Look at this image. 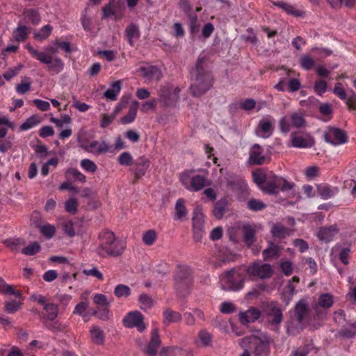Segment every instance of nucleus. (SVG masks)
<instances>
[{
	"mask_svg": "<svg viewBox=\"0 0 356 356\" xmlns=\"http://www.w3.org/2000/svg\"><path fill=\"white\" fill-rule=\"evenodd\" d=\"M139 303L142 309H147L153 305V300L149 296L141 294L139 297Z\"/></svg>",
	"mask_w": 356,
	"mask_h": 356,
	"instance_id": "60",
	"label": "nucleus"
},
{
	"mask_svg": "<svg viewBox=\"0 0 356 356\" xmlns=\"http://www.w3.org/2000/svg\"><path fill=\"white\" fill-rule=\"evenodd\" d=\"M198 339L204 346H209L211 344L212 339L209 332L206 330H201L198 333Z\"/></svg>",
	"mask_w": 356,
	"mask_h": 356,
	"instance_id": "54",
	"label": "nucleus"
},
{
	"mask_svg": "<svg viewBox=\"0 0 356 356\" xmlns=\"http://www.w3.org/2000/svg\"><path fill=\"white\" fill-rule=\"evenodd\" d=\"M24 15L26 18L31 20L34 24H38L40 22V16L39 13L35 10H26L24 12Z\"/></svg>",
	"mask_w": 356,
	"mask_h": 356,
	"instance_id": "53",
	"label": "nucleus"
},
{
	"mask_svg": "<svg viewBox=\"0 0 356 356\" xmlns=\"http://www.w3.org/2000/svg\"><path fill=\"white\" fill-rule=\"evenodd\" d=\"M186 214L187 211L185 207V201L184 199L179 198L176 202L174 219L175 220H183L186 216Z\"/></svg>",
	"mask_w": 356,
	"mask_h": 356,
	"instance_id": "33",
	"label": "nucleus"
},
{
	"mask_svg": "<svg viewBox=\"0 0 356 356\" xmlns=\"http://www.w3.org/2000/svg\"><path fill=\"white\" fill-rule=\"evenodd\" d=\"M121 88L122 81L120 80L115 81L111 84L110 88L104 93V97L108 100L115 101L117 99Z\"/></svg>",
	"mask_w": 356,
	"mask_h": 356,
	"instance_id": "25",
	"label": "nucleus"
},
{
	"mask_svg": "<svg viewBox=\"0 0 356 356\" xmlns=\"http://www.w3.org/2000/svg\"><path fill=\"white\" fill-rule=\"evenodd\" d=\"M140 75L147 81H158L161 78V72L155 66L145 65L139 68Z\"/></svg>",
	"mask_w": 356,
	"mask_h": 356,
	"instance_id": "19",
	"label": "nucleus"
},
{
	"mask_svg": "<svg viewBox=\"0 0 356 356\" xmlns=\"http://www.w3.org/2000/svg\"><path fill=\"white\" fill-rule=\"evenodd\" d=\"M114 294L118 298L128 297L131 294L130 288L125 284H118L114 289Z\"/></svg>",
	"mask_w": 356,
	"mask_h": 356,
	"instance_id": "47",
	"label": "nucleus"
},
{
	"mask_svg": "<svg viewBox=\"0 0 356 356\" xmlns=\"http://www.w3.org/2000/svg\"><path fill=\"white\" fill-rule=\"evenodd\" d=\"M291 123L287 122L286 118L284 117L280 120V127L282 132L288 133L292 127L300 128L305 124L302 114L293 113L291 115Z\"/></svg>",
	"mask_w": 356,
	"mask_h": 356,
	"instance_id": "13",
	"label": "nucleus"
},
{
	"mask_svg": "<svg viewBox=\"0 0 356 356\" xmlns=\"http://www.w3.org/2000/svg\"><path fill=\"white\" fill-rule=\"evenodd\" d=\"M5 310L9 314H14L20 309L21 302L16 300L6 301L4 303Z\"/></svg>",
	"mask_w": 356,
	"mask_h": 356,
	"instance_id": "50",
	"label": "nucleus"
},
{
	"mask_svg": "<svg viewBox=\"0 0 356 356\" xmlns=\"http://www.w3.org/2000/svg\"><path fill=\"white\" fill-rule=\"evenodd\" d=\"M280 268L286 276H289L292 274L293 270V266L291 261L289 260H282L280 262Z\"/></svg>",
	"mask_w": 356,
	"mask_h": 356,
	"instance_id": "52",
	"label": "nucleus"
},
{
	"mask_svg": "<svg viewBox=\"0 0 356 356\" xmlns=\"http://www.w3.org/2000/svg\"><path fill=\"white\" fill-rule=\"evenodd\" d=\"M115 115L102 114L100 116V127L105 128L112 123L115 119Z\"/></svg>",
	"mask_w": 356,
	"mask_h": 356,
	"instance_id": "64",
	"label": "nucleus"
},
{
	"mask_svg": "<svg viewBox=\"0 0 356 356\" xmlns=\"http://www.w3.org/2000/svg\"><path fill=\"white\" fill-rule=\"evenodd\" d=\"M270 339L265 333L257 331L241 340L242 348H249L254 356H268L270 352Z\"/></svg>",
	"mask_w": 356,
	"mask_h": 356,
	"instance_id": "5",
	"label": "nucleus"
},
{
	"mask_svg": "<svg viewBox=\"0 0 356 356\" xmlns=\"http://www.w3.org/2000/svg\"><path fill=\"white\" fill-rule=\"evenodd\" d=\"M43 309L45 311L46 317L48 320L53 321L57 317L58 313L57 305L48 302L43 307Z\"/></svg>",
	"mask_w": 356,
	"mask_h": 356,
	"instance_id": "39",
	"label": "nucleus"
},
{
	"mask_svg": "<svg viewBox=\"0 0 356 356\" xmlns=\"http://www.w3.org/2000/svg\"><path fill=\"white\" fill-rule=\"evenodd\" d=\"M274 4L276 6L282 8L289 15H291L296 17H302L305 14L302 10L297 9L295 6L284 2H277L275 3Z\"/></svg>",
	"mask_w": 356,
	"mask_h": 356,
	"instance_id": "32",
	"label": "nucleus"
},
{
	"mask_svg": "<svg viewBox=\"0 0 356 356\" xmlns=\"http://www.w3.org/2000/svg\"><path fill=\"white\" fill-rule=\"evenodd\" d=\"M123 323L125 327L129 328L136 327L140 332L146 328V325L143 322V316L137 311L128 313L124 316Z\"/></svg>",
	"mask_w": 356,
	"mask_h": 356,
	"instance_id": "14",
	"label": "nucleus"
},
{
	"mask_svg": "<svg viewBox=\"0 0 356 356\" xmlns=\"http://www.w3.org/2000/svg\"><path fill=\"white\" fill-rule=\"evenodd\" d=\"M139 106V102L137 101H134L131 102L128 113L121 118V122L124 124H127L131 123L136 118L138 108Z\"/></svg>",
	"mask_w": 356,
	"mask_h": 356,
	"instance_id": "30",
	"label": "nucleus"
},
{
	"mask_svg": "<svg viewBox=\"0 0 356 356\" xmlns=\"http://www.w3.org/2000/svg\"><path fill=\"white\" fill-rule=\"evenodd\" d=\"M125 35L129 44L134 46L140 36L138 26L135 24L128 25L125 29Z\"/></svg>",
	"mask_w": 356,
	"mask_h": 356,
	"instance_id": "23",
	"label": "nucleus"
},
{
	"mask_svg": "<svg viewBox=\"0 0 356 356\" xmlns=\"http://www.w3.org/2000/svg\"><path fill=\"white\" fill-rule=\"evenodd\" d=\"M78 202L75 198L71 197L65 202V209L71 214H75L77 211Z\"/></svg>",
	"mask_w": 356,
	"mask_h": 356,
	"instance_id": "58",
	"label": "nucleus"
},
{
	"mask_svg": "<svg viewBox=\"0 0 356 356\" xmlns=\"http://www.w3.org/2000/svg\"><path fill=\"white\" fill-rule=\"evenodd\" d=\"M260 316V312L255 308H250L245 312L239 314L240 321L243 324L254 322L257 320Z\"/></svg>",
	"mask_w": 356,
	"mask_h": 356,
	"instance_id": "26",
	"label": "nucleus"
},
{
	"mask_svg": "<svg viewBox=\"0 0 356 356\" xmlns=\"http://www.w3.org/2000/svg\"><path fill=\"white\" fill-rule=\"evenodd\" d=\"M150 165L149 160L145 156H140L136 162V168L135 170V175L136 177H143Z\"/></svg>",
	"mask_w": 356,
	"mask_h": 356,
	"instance_id": "27",
	"label": "nucleus"
},
{
	"mask_svg": "<svg viewBox=\"0 0 356 356\" xmlns=\"http://www.w3.org/2000/svg\"><path fill=\"white\" fill-rule=\"evenodd\" d=\"M157 238V233L154 229H149L143 234V242L147 245H152Z\"/></svg>",
	"mask_w": 356,
	"mask_h": 356,
	"instance_id": "46",
	"label": "nucleus"
},
{
	"mask_svg": "<svg viewBox=\"0 0 356 356\" xmlns=\"http://www.w3.org/2000/svg\"><path fill=\"white\" fill-rule=\"evenodd\" d=\"M248 207L252 211H260L266 207V204L259 200L252 199L248 201Z\"/></svg>",
	"mask_w": 356,
	"mask_h": 356,
	"instance_id": "61",
	"label": "nucleus"
},
{
	"mask_svg": "<svg viewBox=\"0 0 356 356\" xmlns=\"http://www.w3.org/2000/svg\"><path fill=\"white\" fill-rule=\"evenodd\" d=\"M179 92L180 88L179 86L166 83L160 88L159 95L160 100L166 105H172L179 100Z\"/></svg>",
	"mask_w": 356,
	"mask_h": 356,
	"instance_id": "8",
	"label": "nucleus"
},
{
	"mask_svg": "<svg viewBox=\"0 0 356 356\" xmlns=\"http://www.w3.org/2000/svg\"><path fill=\"white\" fill-rule=\"evenodd\" d=\"M204 214L202 208L197 207L195 209L193 218V232L194 239L200 241L204 234Z\"/></svg>",
	"mask_w": 356,
	"mask_h": 356,
	"instance_id": "9",
	"label": "nucleus"
},
{
	"mask_svg": "<svg viewBox=\"0 0 356 356\" xmlns=\"http://www.w3.org/2000/svg\"><path fill=\"white\" fill-rule=\"evenodd\" d=\"M163 316L165 321L168 323H177L181 319L179 313L170 309H166L163 313Z\"/></svg>",
	"mask_w": 356,
	"mask_h": 356,
	"instance_id": "49",
	"label": "nucleus"
},
{
	"mask_svg": "<svg viewBox=\"0 0 356 356\" xmlns=\"http://www.w3.org/2000/svg\"><path fill=\"white\" fill-rule=\"evenodd\" d=\"M41 122L40 118L36 115H31L24 122L20 125L21 131L29 130L37 125Z\"/></svg>",
	"mask_w": 356,
	"mask_h": 356,
	"instance_id": "40",
	"label": "nucleus"
},
{
	"mask_svg": "<svg viewBox=\"0 0 356 356\" xmlns=\"http://www.w3.org/2000/svg\"><path fill=\"white\" fill-rule=\"evenodd\" d=\"M291 145L296 148H310L314 145V138L309 135H297L293 133L291 135Z\"/></svg>",
	"mask_w": 356,
	"mask_h": 356,
	"instance_id": "17",
	"label": "nucleus"
},
{
	"mask_svg": "<svg viewBox=\"0 0 356 356\" xmlns=\"http://www.w3.org/2000/svg\"><path fill=\"white\" fill-rule=\"evenodd\" d=\"M118 161L122 165L129 166L132 164L133 157L128 152H124L118 157Z\"/></svg>",
	"mask_w": 356,
	"mask_h": 356,
	"instance_id": "57",
	"label": "nucleus"
},
{
	"mask_svg": "<svg viewBox=\"0 0 356 356\" xmlns=\"http://www.w3.org/2000/svg\"><path fill=\"white\" fill-rule=\"evenodd\" d=\"M179 180L184 187L190 191H199L206 185V178L200 175H195L194 170H186L179 175Z\"/></svg>",
	"mask_w": 356,
	"mask_h": 356,
	"instance_id": "6",
	"label": "nucleus"
},
{
	"mask_svg": "<svg viewBox=\"0 0 356 356\" xmlns=\"http://www.w3.org/2000/svg\"><path fill=\"white\" fill-rule=\"evenodd\" d=\"M246 272L250 276L266 279L271 277L273 270L271 265L268 264L259 265L258 263H253L248 267Z\"/></svg>",
	"mask_w": 356,
	"mask_h": 356,
	"instance_id": "11",
	"label": "nucleus"
},
{
	"mask_svg": "<svg viewBox=\"0 0 356 356\" xmlns=\"http://www.w3.org/2000/svg\"><path fill=\"white\" fill-rule=\"evenodd\" d=\"M39 229L42 234L47 238H51L56 233V227L49 223L40 226Z\"/></svg>",
	"mask_w": 356,
	"mask_h": 356,
	"instance_id": "48",
	"label": "nucleus"
},
{
	"mask_svg": "<svg viewBox=\"0 0 356 356\" xmlns=\"http://www.w3.org/2000/svg\"><path fill=\"white\" fill-rule=\"evenodd\" d=\"M226 201L225 200H220L218 201L213 210V213L215 217L218 218H222L226 207Z\"/></svg>",
	"mask_w": 356,
	"mask_h": 356,
	"instance_id": "55",
	"label": "nucleus"
},
{
	"mask_svg": "<svg viewBox=\"0 0 356 356\" xmlns=\"http://www.w3.org/2000/svg\"><path fill=\"white\" fill-rule=\"evenodd\" d=\"M281 248L270 243L268 248L263 251V257L265 260L277 258L280 256Z\"/></svg>",
	"mask_w": 356,
	"mask_h": 356,
	"instance_id": "36",
	"label": "nucleus"
},
{
	"mask_svg": "<svg viewBox=\"0 0 356 356\" xmlns=\"http://www.w3.org/2000/svg\"><path fill=\"white\" fill-rule=\"evenodd\" d=\"M325 140L334 145H339L346 143L347 136L343 131L337 128H329L324 135Z\"/></svg>",
	"mask_w": 356,
	"mask_h": 356,
	"instance_id": "16",
	"label": "nucleus"
},
{
	"mask_svg": "<svg viewBox=\"0 0 356 356\" xmlns=\"http://www.w3.org/2000/svg\"><path fill=\"white\" fill-rule=\"evenodd\" d=\"M25 48L31 54V56L40 62L42 64L47 66V70L55 74L61 72L64 69V62L58 57L53 56V54L58 52V48L53 46L44 47V51H39L28 44Z\"/></svg>",
	"mask_w": 356,
	"mask_h": 356,
	"instance_id": "4",
	"label": "nucleus"
},
{
	"mask_svg": "<svg viewBox=\"0 0 356 356\" xmlns=\"http://www.w3.org/2000/svg\"><path fill=\"white\" fill-rule=\"evenodd\" d=\"M266 312L270 316V321L273 324H279L282 320V314L280 307L275 303L268 305Z\"/></svg>",
	"mask_w": 356,
	"mask_h": 356,
	"instance_id": "22",
	"label": "nucleus"
},
{
	"mask_svg": "<svg viewBox=\"0 0 356 356\" xmlns=\"http://www.w3.org/2000/svg\"><path fill=\"white\" fill-rule=\"evenodd\" d=\"M338 232L339 229L337 225H334L329 227H321L318 230L316 236L319 240L327 243L332 241Z\"/></svg>",
	"mask_w": 356,
	"mask_h": 356,
	"instance_id": "20",
	"label": "nucleus"
},
{
	"mask_svg": "<svg viewBox=\"0 0 356 356\" xmlns=\"http://www.w3.org/2000/svg\"><path fill=\"white\" fill-rule=\"evenodd\" d=\"M157 106V100L152 99L149 101L145 102L141 105L140 110L143 113H147L149 111L155 110Z\"/></svg>",
	"mask_w": 356,
	"mask_h": 356,
	"instance_id": "63",
	"label": "nucleus"
},
{
	"mask_svg": "<svg viewBox=\"0 0 356 356\" xmlns=\"http://www.w3.org/2000/svg\"><path fill=\"white\" fill-rule=\"evenodd\" d=\"M161 345V339L159 336L158 330L154 329L152 331L151 340L147 346L145 353L149 356H156L157 350Z\"/></svg>",
	"mask_w": 356,
	"mask_h": 356,
	"instance_id": "21",
	"label": "nucleus"
},
{
	"mask_svg": "<svg viewBox=\"0 0 356 356\" xmlns=\"http://www.w3.org/2000/svg\"><path fill=\"white\" fill-rule=\"evenodd\" d=\"M31 29L25 25L19 24L14 31L15 40L18 42L24 41L30 33Z\"/></svg>",
	"mask_w": 356,
	"mask_h": 356,
	"instance_id": "41",
	"label": "nucleus"
},
{
	"mask_svg": "<svg viewBox=\"0 0 356 356\" xmlns=\"http://www.w3.org/2000/svg\"><path fill=\"white\" fill-rule=\"evenodd\" d=\"M82 148L86 152L95 156L104 154L109 151V145L105 142L92 140L82 145Z\"/></svg>",
	"mask_w": 356,
	"mask_h": 356,
	"instance_id": "18",
	"label": "nucleus"
},
{
	"mask_svg": "<svg viewBox=\"0 0 356 356\" xmlns=\"http://www.w3.org/2000/svg\"><path fill=\"white\" fill-rule=\"evenodd\" d=\"M93 302L97 306L102 307L101 309L95 311L94 314H96L101 320L108 319L109 318L110 301L106 296L102 293H96L93 297Z\"/></svg>",
	"mask_w": 356,
	"mask_h": 356,
	"instance_id": "15",
	"label": "nucleus"
},
{
	"mask_svg": "<svg viewBox=\"0 0 356 356\" xmlns=\"http://www.w3.org/2000/svg\"><path fill=\"white\" fill-rule=\"evenodd\" d=\"M300 65L302 68L305 70L312 69L314 65V59L309 56H302L300 60Z\"/></svg>",
	"mask_w": 356,
	"mask_h": 356,
	"instance_id": "62",
	"label": "nucleus"
},
{
	"mask_svg": "<svg viewBox=\"0 0 356 356\" xmlns=\"http://www.w3.org/2000/svg\"><path fill=\"white\" fill-rule=\"evenodd\" d=\"M275 119L270 115L263 117L258 122L255 129V134L257 136L263 138H269L273 132Z\"/></svg>",
	"mask_w": 356,
	"mask_h": 356,
	"instance_id": "10",
	"label": "nucleus"
},
{
	"mask_svg": "<svg viewBox=\"0 0 356 356\" xmlns=\"http://www.w3.org/2000/svg\"><path fill=\"white\" fill-rule=\"evenodd\" d=\"M29 77H26L24 80L16 86V91L17 93L23 95L27 92L31 88V82Z\"/></svg>",
	"mask_w": 356,
	"mask_h": 356,
	"instance_id": "59",
	"label": "nucleus"
},
{
	"mask_svg": "<svg viewBox=\"0 0 356 356\" xmlns=\"http://www.w3.org/2000/svg\"><path fill=\"white\" fill-rule=\"evenodd\" d=\"M318 195L323 200H327L338 193L337 187H332L326 184L319 185L317 188Z\"/></svg>",
	"mask_w": 356,
	"mask_h": 356,
	"instance_id": "29",
	"label": "nucleus"
},
{
	"mask_svg": "<svg viewBox=\"0 0 356 356\" xmlns=\"http://www.w3.org/2000/svg\"><path fill=\"white\" fill-rule=\"evenodd\" d=\"M264 159L262 148L259 145H254L250 153V162L252 164L260 165L264 163Z\"/></svg>",
	"mask_w": 356,
	"mask_h": 356,
	"instance_id": "24",
	"label": "nucleus"
},
{
	"mask_svg": "<svg viewBox=\"0 0 356 356\" xmlns=\"http://www.w3.org/2000/svg\"><path fill=\"white\" fill-rule=\"evenodd\" d=\"M97 254L102 257H118L121 255L125 248L122 241L118 238L115 234L109 230H103L99 234Z\"/></svg>",
	"mask_w": 356,
	"mask_h": 356,
	"instance_id": "2",
	"label": "nucleus"
},
{
	"mask_svg": "<svg viewBox=\"0 0 356 356\" xmlns=\"http://www.w3.org/2000/svg\"><path fill=\"white\" fill-rule=\"evenodd\" d=\"M0 293L20 297V293L15 291L13 286L7 284L1 277H0Z\"/></svg>",
	"mask_w": 356,
	"mask_h": 356,
	"instance_id": "44",
	"label": "nucleus"
},
{
	"mask_svg": "<svg viewBox=\"0 0 356 356\" xmlns=\"http://www.w3.org/2000/svg\"><path fill=\"white\" fill-rule=\"evenodd\" d=\"M52 30L53 28L51 25H44L41 29L33 33V38L38 41L44 40L51 35Z\"/></svg>",
	"mask_w": 356,
	"mask_h": 356,
	"instance_id": "37",
	"label": "nucleus"
},
{
	"mask_svg": "<svg viewBox=\"0 0 356 356\" xmlns=\"http://www.w3.org/2000/svg\"><path fill=\"white\" fill-rule=\"evenodd\" d=\"M90 339L97 345H102L104 342L103 331L97 326H92L90 330Z\"/></svg>",
	"mask_w": 356,
	"mask_h": 356,
	"instance_id": "35",
	"label": "nucleus"
},
{
	"mask_svg": "<svg viewBox=\"0 0 356 356\" xmlns=\"http://www.w3.org/2000/svg\"><path fill=\"white\" fill-rule=\"evenodd\" d=\"M81 166L85 171L91 173L95 172L97 169V166L95 162L88 159H85L81 161Z\"/></svg>",
	"mask_w": 356,
	"mask_h": 356,
	"instance_id": "56",
	"label": "nucleus"
},
{
	"mask_svg": "<svg viewBox=\"0 0 356 356\" xmlns=\"http://www.w3.org/2000/svg\"><path fill=\"white\" fill-rule=\"evenodd\" d=\"M252 177L254 183L266 193L276 194L282 191L293 195L295 192L293 183L282 177L275 176L272 172L265 174L262 170H257L253 172Z\"/></svg>",
	"mask_w": 356,
	"mask_h": 356,
	"instance_id": "1",
	"label": "nucleus"
},
{
	"mask_svg": "<svg viewBox=\"0 0 356 356\" xmlns=\"http://www.w3.org/2000/svg\"><path fill=\"white\" fill-rule=\"evenodd\" d=\"M307 312V304L305 300H300L296 305L295 317L298 321V326L300 327L302 321L304 319Z\"/></svg>",
	"mask_w": 356,
	"mask_h": 356,
	"instance_id": "31",
	"label": "nucleus"
},
{
	"mask_svg": "<svg viewBox=\"0 0 356 356\" xmlns=\"http://www.w3.org/2000/svg\"><path fill=\"white\" fill-rule=\"evenodd\" d=\"M83 273L86 276H92L97 280L102 281L104 280L103 274L100 272L97 267L93 266L91 268H85L83 270Z\"/></svg>",
	"mask_w": 356,
	"mask_h": 356,
	"instance_id": "51",
	"label": "nucleus"
},
{
	"mask_svg": "<svg viewBox=\"0 0 356 356\" xmlns=\"http://www.w3.org/2000/svg\"><path fill=\"white\" fill-rule=\"evenodd\" d=\"M333 305V297L329 293H323L318 298V303L314 307V310L319 313V308L328 309Z\"/></svg>",
	"mask_w": 356,
	"mask_h": 356,
	"instance_id": "28",
	"label": "nucleus"
},
{
	"mask_svg": "<svg viewBox=\"0 0 356 356\" xmlns=\"http://www.w3.org/2000/svg\"><path fill=\"white\" fill-rule=\"evenodd\" d=\"M243 277L241 274L234 269H232L220 275V284L223 290L237 291L243 287Z\"/></svg>",
	"mask_w": 356,
	"mask_h": 356,
	"instance_id": "7",
	"label": "nucleus"
},
{
	"mask_svg": "<svg viewBox=\"0 0 356 356\" xmlns=\"http://www.w3.org/2000/svg\"><path fill=\"white\" fill-rule=\"evenodd\" d=\"M191 75L194 79L190 88L193 96L200 97L211 87L212 76L206 68L204 58H198L195 67L191 72Z\"/></svg>",
	"mask_w": 356,
	"mask_h": 356,
	"instance_id": "3",
	"label": "nucleus"
},
{
	"mask_svg": "<svg viewBox=\"0 0 356 356\" xmlns=\"http://www.w3.org/2000/svg\"><path fill=\"white\" fill-rule=\"evenodd\" d=\"M177 290L187 289L191 284L190 269L187 266H179L175 277Z\"/></svg>",
	"mask_w": 356,
	"mask_h": 356,
	"instance_id": "12",
	"label": "nucleus"
},
{
	"mask_svg": "<svg viewBox=\"0 0 356 356\" xmlns=\"http://www.w3.org/2000/svg\"><path fill=\"white\" fill-rule=\"evenodd\" d=\"M244 241L248 245H251L255 241V230L251 226H245L243 229Z\"/></svg>",
	"mask_w": 356,
	"mask_h": 356,
	"instance_id": "43",
	"label": "nucleus"
},
{
	"mask_svg": "<svg viewBox=\"0 0 356 356\" xmlns=\"http://www.w3.org/2000/svg\"><path fill=\"white\" fill-rule=\"evenodd\" d=\"M291 232V231L289 229L280 224H274L271 229L273 236L279 238H284L289 236Z\"/></svg>",
	"mask_w": 356,
	"mask_h": 356,
	"instance_id": "38",
	"label": "nucleus"
},
{
	"mask_svg": "<svg viewBox=\"0 0 356 356\" xmlns=\"http://www.w3.org/2000/svg\"><path fill=\"white\" fill-rule=\"evenodd\" d=\"M41 246L38 242H32L22 250V253L26 256H33L39 252Z\"/></svg>",
	"mask_w": 356,
	"mask_h": 356,
	"instance_id": "45",
	"label": "nucleus"
},
{
	"mask_svg": "<svg viewBox=\"0 0 356 356\" xmlns=\"http://www.w3.org/2000/svg\"><path fill=\"white\" fill-rule=\"evenodd\" d=\"M184 350L178 346H165L159 352V356H181Z\"/></svg>",
	"mask_w": 356,
	"mask_h": 356,
	"instance_id": "34",
	"label": "nucleus"
},
{
	"mask_svg": "<svg viewBox=\"0 0 356 356\" xmlns=\"http://www.w3.org/2000/svg\"><path fill=\"white\" fill-rule=\"evenodd\" d=\"M88 307V301H81L75 306L73 314L82 316L83 320L86 321H88V315L86 311Z\"/></svg>",
	"mask_w": 356,
	"mask_h": 356,
	"instance_id": "42",
	"label": "nucleus"
}]
</instances>
